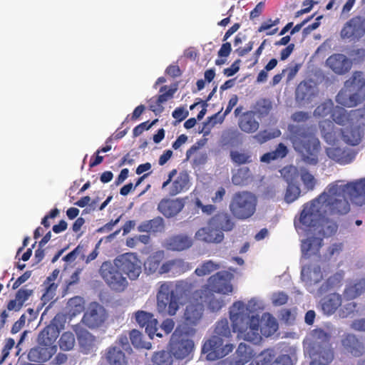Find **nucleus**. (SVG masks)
<instances>
[{
    "mask_svg": "<svg viewBox=\"0 0 365 365\" xmlns=\"http://www.w3.org/2000/svg\"><path fill=\"white\" fill-rule=\"evenodd\" d=\"M350 205L344 195L341 180L330 183L317 197L304 205L302 219L304 222H312L309 217L320 216H341L349 213Z\"/></svg>",
    "mask_w": 365,
    "mask_h": 365,
    "instance_id": "1",
    "label": "nucleus"
},
{
    "mask_svg": "<svg viewBox=\"0 0 365 365\" xmlns=\"http://www.w3.org/2000/svg\"><path fill=\"white\" fill-rule=\"evenodd\" d=\"M244 303L237 302L230 308V319L234 331L245 341L257 344L262 337L259 330V317L257 315H247L245 313Z\"/></svg>",
    "mask_w": 365,
    "mask_h": 365,
    "instance_id": "2",
    "label": "nucleus"
},
{
    "mask_svg": "<svg viewBox=\"0 0 365 365\" xmlns=\"http://www.w3.org/2000/svg\"><path fill=\"white\" fill-rule=\"evenodd\" d=\"M290 140L294 150L301 154L302 160L306 163L316 165L318 163L319 141L313 135L312 128H293L291 130Z\"/></svg>",
    "mask_w": 365,
    "mask_h": 365,
    "instance_id": "3",
    "label": "nucleus"
},
{
    "mask_svg": "<svg viewBox=\"0 0 365 365\" xmlns=\"http://www.w3.org/2000/svg\"><path fill=\"white\" fill-rule=\"evenodd\" d=\"M365 97V79L360 71L354 73L345 82L344 87L337 94L336 101L346 107L356 106Z\"/></svg>",
    "mask_w": 365,
    "mask_h": 365,
    "instance_id": "4",
    "label": "nucleus"
},
{
    "mask_svg": "<svg viewBox=\"0 0 365 365\" xmlns=\"http://www.w3.org/2000/svg\"><path fill=\"white\" fill-rule=\"evenodd\" d=\"M257 202V197L252 192H237L232 195L229 209L235 217L245 220L253 215L256 210Z\"/></svg>",
    "mask_w": 365,
    "mask_h": 365,
    "instance_id": "5",
    "label": "nucleus"
},
{
    "mask_svg": "<svg viewBox=\"0 0 365 365\" xmlns=\"http://www.w3.org/2000/svg\"><path fill=\"white\" fill-rule=\"evenodd\" d=\"M182 302L176 292L172 289V284L163 282L157 294V310L162 315H175Z\"/></svg>",
    "mask_w": 365,
    "mask_h": 365,
    "instance_id": "6",
    "label": "nucleus"
},
{
    "mask_svg": "<svg viewBox=\"0 0 365 365\" xmlns=\"http://www.w3.org/2000/svg\"><path fill=\"white\" fill-rule=\"evenodd\" d=\"M169 345L170 353L177 359L188 358L194 349L193 341L179 327L172 334Z\"/></svg>",
    "mask_w": 365,
    "mask_h": 365,
    "instance_id": "7",
    "label": "nucleus"
},
{
    "mask_svg": "<svg viewBox=\"0 0 365 365\" xmlns=\"http://www.w3.org/2000/svg\"><path fill=\"white\" fill-rule=\"evenodd\" d=\"M304 214V209L302 210L300 217L299 222L309 228V232L314 235H318L323 237H329L334 235L337 230L338 225L331 220L327 218V216H320L319 217H310L312 222H304L302 216Z\"/></svg>",
    "mask_w": 365,
    "mask_h": 365,
    "instance_id": "8",
    "label": "nucleus"
},
{
    "mask_svg": "<svg viewBox=\"0 0 365 365\" xmlns=\"http://www.w3.org/2000/svg\"><path fill=\"white\" fill-rule=\"evenodd\" d=\"M118 269L115 261L113 263L106 261L101 264L99 273L112 289L121 292L127 287L128 281Z\"/></svg>",
    "mask_w": 365,
    "mask_h": 365,
    "instance_id": "9",
    "label": "nucleus"
},
{
    "mask_svg": "<svg viewBox=\"0 0 365 365\" xmlns=\"http://www.w3.org/2000/svg\"><path fill=\"white\" fill-rule=\"evenodd\" d=\"M114 261L117 267L131 280L138 279L142 272V262L135 253L127 252L120 255Z\"/></svg>",
    "mask_w": 365,
    "mask_h": 365,
    "instance_id": "10",
    "label": "nucleus"
},
{
    "mask_svg": "<svg viewBox=\"0 0 365 365\" xmlns=\"http://www.w3.org/2000/svg\"><path fill=\"white\" fill-rule=\"evenodd\" d=\"M108 317L105 308L96 302H92L86 309L81 322L90 329H96L103 325Z\"/></svg>",
    "mask_w": 365,
    "mask_h": 365,
    "instance_id": "11",
    "label": "nucleus"
},
{
    "mask_svg": "<svg viewBox=\"0 0 365 365\" xmlns=\"http://www.w3.org/2000/svg\"><path fill=\"white\" fill-rule=\"evenodd\" d=\"M234 275L227 271H220L209 277L207 287L216 293L228 294L232 292L230 281Z\"/></svg>",
    "mask_w": 365,
    "mask_h": 365,
    "instance_id": "12",
    "label": "nucleus"
},
{
    "mask_svg": "<svg viewBox=\"0 0 365 365\" xmlns=\"http://www.w3.org/2000/svg\"><path fill=\"white\" fill-rule=\"evenodd\" d=\"M365 34V19L354 16L344 25L340 36L343 39L358 40Z\"/></svg>",
    "mask_w": 365,
    "mask_h": 365,
    "instance_id": "13",
    "label": "nucleus"
},
{
    "mask_svg": "<svg viewBox=\"0 0 365 365\" xmlns=\"http://www.w3.org/2000/svg\"><path fill=\"white\" fill-rule=\"evenodd\" d=\"M61 329H63L61 317H56L51 323L39 333L37 339L38 344L48 347H56L53 344L58 338Z\"/></svg>",
    "mask_w": 365,
    "mask_h": 365,
    "instance_id": "14",
    "label": "nucleus"
},
{
    "mask_svg": "<svg viewBox=\"0 0 365 365\" xmlns=\"http://www.w3.org/2000/svg\"><path fill=\"white\" fill-rule=\"evenodd\" d=\"M341 185L344 188V195L349 197L353 204L357 206L365 204V178L346 184L341 180Z\"/></svg>",
    "mask_w": 365,
    "mask_h": 365,
    "instance_id": "15",
    "label": "nucleus"
},
{
    "mask_svg": "<svg viewBox=\"0 0 365 365\" xmlns=\"http://www.w3.org/2000/svg\"><path fill=\"white\" fill-rule=\"evenodd\" d=\"M331 113L333 120L338 124H344L348 120L346 110L341 107L334 108V103L331 100H327L318 106L314 111V115L325 117Z\"/></svg>",
    "mask_w": 365,
    "mask_h": 365,
    "instance_id": "16",
    "label": "nucleus"
},
{
    "mask_svg": "<svg viewBox=\"0 0 365 365\" xmlns=\"http://www.w3.org/2000/svg\"><path fill=\"white\" fill-rule=\"evenodd\" d=\"M192 245V238L184 233L170 236L164 242V247L167 250L175 252H182L188 250Z\"/></svg>",
    "mask_w": 365,
    "mask_h": 365,
    "instance_id": "17",
    "label": "nucleus"
},
{
    "mask_svg": "<svg viewBox=\"0 0 365 365\" xmlns=\"http://www.w3.org/2000/svg\"><path fill=\"white\" fill-rule=\"evenodd\" d=\"M213 292L209 287H203L196 294L199 297L201 304H207L209 309L212 312H217L225 306V303L222 297L216 296Z\"/></svg>",
    "mask_w": 365,
    "mask_h": 365,
    "instance_id": "18",
    "label": "nucleus"
},
{
    "mask_svg": "<svg viewBox=\"0 0 365 365\" xmlns=\"http://www.w3.org/2000/svg\"><path fill=\"white\" fill-rule=\"evenodd\" d=\"M318 94V89L312 82H302L296 90V100L302 105L311 103Z\"/></svg>",
    "mask_w": 365,
    "mask_h": 365,
    "instance_id": "19",
    "label": "nucleus"
},
{
    "mask_svg": "<svg viewBox=\"0 0 365 365\" xmlns=\"http://www.w3.org/2000/svg\"><path fill=\"white\" fill-rule=\"evenodd\" d=\"M310 355L312 361L328 365L334 359L333 351L329 344H319L315 343L312 346Z\"/></svg>",
    "mask_w": 365,
    "mask_h": 365,
    "instance_id": "20",
    "label": "nucleus"
},
{
    "mask_svg": "<svg viewBox=\"0 0 365 365\" xmlns=\"http://www.w3.org/2000/svg\"><path fill=\"white\" fill-rule=\"evenodd\" d=\"M195 238L207 243H220L224 239V234L208 223L207 227H201L195 232Z\"/></svg>",
    "mask_w": 365,
    "mask_h": 365,
    "instance_id": "21",
    "label": "nucleus"
},
{
    "mask_svg": "<svg viewBox=\"0 0 365 365\" xmlns=\"http://www.w3.org/2000/svg\"><path fill=\"white\" fill-rule=\"evenodd\" d=\"M327 66L336 74H344L348 72L351 67V63L347 57L341 53L333 54L326 61Z\"/></svg>",
    "mask_w": 365,
    "mask_h": 365,
    "instance_id": "22",
    "label": "nucleus"
},
{
    "mask_svg": "<svg viewBox=\"0 0 365 365\" xmlns=\"http://www.w3.org/2000/svg\"><path fill=\"white\" fill-rule=\"evenodd\" d=\"M74 331L76 334L81 351L85 354L91 351L96 344V336L86 329L79 326H76Z\"/></svg>",
    "mask_w": 365,
    "mask_h": 365,
    "instance_id": "23",
    "label": "nucleus"
},
{
    "mask_svg": "<svg viewBox=\"0 0 365 365\" xmlns=\"http://www.w3.org/2000/svg\"><path fill=\"white\" fill-rule=\"evenodd\" d=\"M301 278L308 287L309 291L311 292H314V289H311V287L313 284L319 283L322 279L320 267L316 264L303 267L301 272Z\"/></svg>",
    "mask_w": 365,
    "mask_h": 365,
    "instance_id": "24",
    "label": "nucleus"
},
{
    "mask_svg": "<svg viewBox=\"0 0 365 365\" xmlns=\"http://www.w3.org/2000/svg\"><path fill=\"white\" fill-rule=\"evenodd\" d=\"M322 245L323 239L318 235L310 233V236L302 241L301 250L302 255L307 258L317 255Z\"/></svg>",
    "mask_w": 365,
    "mask_h": 365,
    "instance_id": "25",
    "label": "nucleus"
},
{
    "mask_svg": "<svg viewBox=\"0 0 365 365\" xmlns=\"http://www.w3.org/2000/svg\"><path fill=\"white\" fill-rule=\"evenodd\" d=\"M183 207V202L179 199H163L158 205V210L165 217L169 218L178 215Z\"/></svg>",
    "mask_w": 365,
    "mask_h": 365,
    "instance_id": "26",
    "label": "nucleus"
},
{
    "mask_svg": "<svg viewBox=\"0 0 365 365\" xmlns=\"http://www.w3.org/2000/svg\"><path fill=\"white\" fill-rule=\"evenodd\" d=\"M319 127L325 141L331 146L336 144L339 137L341 138V128L335 127L330 120L322 121Z\"/></svg>",
    "mask_w": 365,
    "mask_h": 365,
    "instance_id": "27",
    "label": "nucleus"
},
{
    "mask_svg": "<svg viewBox=\"0 0 365 365\" xmlns=\"http://www.w3.org/2000/svg\"><path fill=\"white\" fill-rule=\"evenodd\" d=\"M209 225L223 232L231 231L235 227V222L228 212H221L210 219Z\"/></svg>",
    "mask_w": 365,
    "mask_h": 365,
    "instance_id": "28",
    "label": "nucleus"
},
{
    "mask_svg": "<svg viewBox=\"0 0 365 365\" xmlns=\"http://www.w3.org/2000/svg\"><path fill=\"white\" fill-rule=\"evenodd\" d=\"M135 320L141 327H145V331L153 339V334L158 330V321L151 313L144 311H138L135 313Z\"/></svg>",
    "mask_w": 365,
    "mask_h": 365,
    "instance_id": "29",
    "label": "nucleus"
},
{
    "mask_svg": "<svg viewBox=\"0 0 365 365\" xmlns=\"http://www.w3.org/2000/svg\"><path fill=\"white\" fill-rule=\"evenodd\" d=\"M341 344L344 350L354 356H360L364 351L363 343L352 334L344 335L341 339Z\"/></svg>",
    "mask_w": 365,
    "mask_h": 365,
    "instance_id": "30",
    "label": "nucleus"
},
{
    "mask_svg": "<svg viewBox=\"0 0 365 365\" xmlns=\"http://www.w3.org/2000/svg\"><path fill=\"white\" fill-rule=\"evenodd\" d=\"M364 133L360 124H353L341 129V138L346 143L355 145L360 143Z\"/></svg>",
    "mask_w": 365,
    "mask_h": 365,
    "instance_id": "31",
    "label": "nucleus"
},
{
    "mask_svg": "<svg viewBox=\"0 0 365 365\" xmlns=\"http://www.w3.org/2000/svg\"><path fill=\"white\" fill-rule=\"evenodd\" d=\"M56 351V347L39 346L32 348L28 354V359L34 362H45L49 360Z\"/></svg>",
    "mask_w": 365,
    "mask_h": 365,
    "instance_id": "32",
    "label": "nucleus"
},
{
    "mask_svg": "<svg viewBox=\"0 0 365 365\" xmlns=\"http://www.w3.org/2000/svg\"><path fill=\"white\" fill-rule=\"evenodd\" d=\"M239 127L247 133H252L257 131L259 127V123L255 113L249 111L243 114L240 118Z\"/></svg>",
    "mask_w": 365,
    "mask_h": 365,
    "instance_id": "33",
    "label": "nucleus"
},
{
    "mask_svg": "<svg viewBox=\"0 0 365 365\" xmlns=\"http://www.w3.org/2000/svg\"><path fill=\"white\" fill-rule=\"evenodd\" d=\"M326 152L330 158L341 164L349 163L354 158V155L349 150L335 147L334 145L327 148Z\"/></svg>",
    "mask_w": 365,
    "mask_h": 365,
    "instance_id": "34",
    "label": "nucleus"
},
{
    "mask_svg": "<svg viewBox=\"0 0 365 365\" xmlns=\"http://www.w3.org/2000/svg\"><path fill=\"white\" fill-rule=\"evenodd\" d=\"M203 306L201 303L190 304L186 306L184 319L187 324H196L202 316Z\"/></svg>",
    "mask_w": 365,
    "mask_h": 365,
    "instance_id": "35",
    "label": "nucleus"
},
{
    "mask_svg": "<svg viewBox=\"0 0 365 365\" xmlns=\"http://www.w3.org/2000/svg\"><path fill=\"white\" fill-rule=\"evenodd\" d=\"M220 142L223 147H237L242 143V134L237 130H225L222 133Z\"/></svg>",
    "mask_w": 365,
    "mask_h": 365,
    "instance_id": "36",
    "label": "nucleus"
},
{
    "mask_svg": "<svg viewBox=\"0 0 365 365\" xmlns=\"http://www.w3.org/2000/svg\"><path fill=\"white\" fill-rule=\"evenodd\" d=\"M138 230L144 232H163L165 230V222L161 217H156L142 222Z\"/></svg>",
    "mask_w": 365,
    "mask_h": 365,
    "instance_id": "37",
    "label": "nucleus"
},
{
    "mask_svg": "<svg viewBox=\"0 0 365 365\" xmlns=\"http://www.w3.org/2000/svg\"><path fill=\"white\" fill-rule=\"evenodd\" d=\"M341 304V297L339 294L332 293L322 300V308L327 314H332Z\"/></svg>",
    "mask_w": 365,
    "mask_h": 365,
    "instance_id": "38",
    "label": "nucleus"
},
{
    "mask_svg": "<svg viewBox=\"0 0 365 365\" xmlns=\"http://www.w3.org/2000/svg\"><path fill=\"white\" fill-rule=\"evenodd\" d=\"M223 344V339L218 336H212L207 340L202 346V351L207 354V359L209 361H215L217 359H211V354H216L217 351H221Z\"/></svg>",
    "mask_w": 365,
    "mask_h": 365,
    "instance_id": "39",
    "label": "nucleus"
},
{
    "mask_svg": "<svg viewBox=\"0 0 365 365\" xmlns=\"http://www.w3.org/2000/svg\"><path fill=\"white\" fill-rule=\"evenodd\" d=\"M106 359L110 365H126L127 360L123 351L116 345L108 348Z\"/></svg>",
    "mask_w": 365,
    "mask_h": 365,
    "instance_id": "40",
    "label": "nucleus"
},
{
    "mask_svg": "<svg viewBox=\"0 0 365 365\" xmlns=\"http://www.w3.org/2000/svg\"><path fill=\"white\" fill-rule=\"evenodd\" d=\"M163 258V254L161 252H155L149 256L144 263L145 270L148 274H153L160 271V262Z\"/></svg>",
    "mask_w": 365,
    "mask_h": 365,
    "instance_id": "41",
    "label": "nucleus"
},
{
    "mask_svg": "<svg viewBox=\"0 0 365 365\" xmlns=\"http://www.w3.org/2000/svg\"><path fill=\"white\" fill-rule=\"evenodd\" d=\"M185 262L180 259H171L163 263L160 268L159 274H165L169 272L178 273L184 270Z\"/></svg>",
    "mask_w": 365,
    "mask_h": 365,
    "instance_id": "42",
    "label": "nucleus"
},
{
    "mask_svg": "<svg viewBox=\"0 0 365 365\" xmlns=\"http://www.w3.org/2000/svg\"><path fill=\"white\" fill-rule=\"evenodd\" d=\"M225 267L222 263H217L212 260H207L196 268L195 273L202 277L211 274L212 272Z\"/></svg>",
    "mask_w": 365,
    "mask_h": 365,
    "instance_id": "43",
    "label": "nucleus"
},
{
    "mask_svg": "<svg viewBox=\"0 0 365 365\" xmlns=\"http://www.w3.org/2000/svg\"><path fill=\"white\" fill-rule=\"evenodd\" d=\"M188 182V175L185 172L180 173L177 179L173 182L170 187V195L172 196L180 193L187 185Z\"/></svg>",
    "mask_w": 365,
    "mask_h": 365,
    "instance_id": "44",
    "label": "nucleus"
},
{
    "mask_svg": "<svg viewBox=\"0 0 365 365\" xmlns=\"http://www.w3.org/2000/svg\"><path fill=\"white\" fill-rule=\"evenodd\" d=\"M225 116L224 115H220V111L216 114L208 118L207 120L203 123V125L201 130H199L200 133H202L203 135H207L210 133V130L217 124L222 123Z\"/></svg>",
    "mask_w": 365,
    "mask_h": 365,
    "instance_id": "45",
    "label": "nucleus"
},
{
    "mask_svg": "<svg viewBox=\"0 0 365 365\" xmlns=\"http://www.w3.org/2000/svg\"><path fill=\"white\" fill-rule=\"evenodd\" d=\"M129 336L132 344L135 348H141L146 349H151V343L143 341L142 339V334L139 331L136 329H133L132 331H130Z\"/></svg>",
    "mask_w": 365,
    "mask_h": 365,
    "instance_id": "46",
    "label": "nucleus"
},
{
    "mask_svg": "<svg viewBox=\"0 0 365 365\" xmlns=\"http://www.w3.org/2000/svg\"><path fill=\"white\" fill-rule=\"evenodd\" d=\"M152 361L155 365H172L173 354L170 351H165L155 352L153 356Z\"/></svg>",
    "mask_w": 365,
    "mask_h": 365,
    "instance_id": "47",
    "label": "nucleus"
},
{
    "mask_svg": "<svg viewBox=\"0 0 365 365\" xmlns=\"http://www.w3.org/2000/svg\"><path fill=\"white\" fill-rule=\"evenodd\" d=\"M213 336H218L222 339L231 336V330L227 319H222L217 322Z\"/></svg>",
    "mask_w": 365,
    "mask_h": 365,
    "instance_id": "48",
    "label": "nucleus"
},
{
    "mask_svg": "<svg viewBox=\"0 0 365 365\" xmlns=\"http://www.w3.org/2000/svg\"><path fill=\"white\" fill-rule=\"evenodd\" d=\"M58 343L61 349L63 351H70L73 349L75 346V336L71 332H65L61 335Z\"/></svg>",
    "mask_w": 365,
    "mask_h": 365,
    "instance_id": "49",
    "label": "nucleus"
},
{
    "mask_svg": "<svg viewBox=\"0 0 365 365\" xmlns=\"http://www.w3.org/2000/svg\"><path fill=\"white\" fill-rule=\"evenodd\" d=\"M271 109V102L267 99H262L257 103L254 112L258 119H260L261 118L267 115Z\"/></svg>",
    "mask_w": 365,
    "mask_h": 365,
    "instance_id": "50",
    "label": "nucleus"
},
{
    "mask_svg": "<svg viewBox=\"0 0 365 365\" xmlns=\"http://www.w3.org/2000/svg\"><path fill=\"white\" fill-rule=\"evenodd\" d=\"M230 156L232 162L237 165L247 164L252 161V155L249 152L231 150Z\"/></svg>",
    "mask_w": 365,
    "mask_h": 365,
    "instance_id": "51",
    "label": "nucleus"
},
{
    "mask_svg": "<svg viewBox=\"0 0 365 365\" xmlns=\"http://www.w3.org/2000/svg\"><path fill=\"white\" fill-rule=\"evenodd\" d=\"M281 175L288 185L293 184L297 179L299 172L294 165L286 166L280 170Z\"/></svg>",
    "mask_w": 365,
    "mask_h": 365,
    "instance_id": "52",
    "label": "nucleus"
},
{
    "mask_svg": "<svg viewBox=\"0 0 365 365\" xmlns=\"http://www.w3.org/2000/svg\"><path fill=\"white\" fill-rule=\"evenodd\" d=\"M301 180L307 190H312L316 184V180L313 175L306 169L301 168L299 171Z\"/></svg>",
    "mask_w": 365,
    "mask_h": 365,
    "instance_id": "53",
    "label": "nucleus"
},
{
    "mask_svg": "<svg viewBox=\"0 0 365 365\" xmlns=\"http://www.w3.org/2000/svg\"><path fill=\"white\" fill-rule=\"evenodd\" d=\"M239 360L247 363L252 357L251 348L245 344L240 343L236 351Z\"/></svg>",
    "mask_w": 365,
    "mask_h": 365,
    "instance_id": "54",
    "label": "nucleus"
},
{
    "mask_svg": "<svg viewBox=\"0 0 365 365\" xmlns=\"http://www.w3.org/2000/svg\"><path fill=\"white\" fill-rule=\"evenodd\" d=\"M300 192L301 190L299 186L294 183L288 185L284 196L285 201L288 203L294 202L299 197Z\"/></svg>",
    "mask_w": 365,
    "mask_h": 365,
    "instance_id": "55",
    "label": "nucleus"
},
{
    "mask_svg": "<svg viewBox=\"0 0 365 365\" xmlns=\"http://www.w3.org/2000/svg\"><path fill=\"white\" fill-rule=\"evenodd\" d=\"M330 334L322 329H315L312 332V337L314 339V342L312 346L314 345L315 343H319V344H329L328 341L330 339Z\"/></svg>",
    "mask_w": 365,
    "mask_h": 365,
    "instance_id": "56",
    "label": "nucleus"
},
{
    "mask_svg": "<svg viewBox=\"0 0 365 365\" xmlns=\"http://www.w3.org/2000/svg\"><path fill=\"white\" fill-rule=\"evenodd\" d=\"M245 307V314L247 315H257L255 312L262 309V303L255 299H252L248 302V303L246 304V306L244 304Z\"/></svg>",
    "mask_w": 365,
    "mask_h": 365,
    "instance_id": "57",
    "label": "nucleus"
},
{
    "mask_svg": "<svg viewBox=\"0 0 365 365\" xmlns=\"http://www.w3.org/2000/svg\"><path fill=\"white\" fill-rule=\"evenodd\" d=\"M296 361L294 354H282L277 357L270 365H293Z\"/></svg>",
    "mask_w": 365,
    "mask_h": 365,
    "instance_id": "58",
    "label": "nucleus"
},
{
    "mask_svg": "<svg viewBox=\"0 0 365 365\" xmlns=\"http://www.w3.org/2000/svg\"><path fill=\"white\" fill-rule=\"evenodd\" d=\"M341 244H333L327 248V252L322 257L323 260H329L339 255L341 251Z\"/></svg>",
    "mask_w": 365,
    "mask_h": 365,
    "instance_id": "59",
    "label": "nucleus"
},
{
    "mask_svg": "<svg viewBox=\"0 0 365 365\" xmlns=\"http://www.w3.org/2000/svg\"><path fill=\"white\" fill-rule=\"evenodd\" d=\"M279 135V130H277L272 133L267 130H264L257 134L255 136V138L257 139L258 142H259L260 143H263L268 140L278 137Z\"/></svg>",
    "mask_w": 365,
    "mask_h": 365,
    "instance_id": "60",
    "label": "nucleus"
},
{
    "mask_svg": "<svg viewBox=\"0 0 365 365\" xmlns=\"http://www.w3.org/2000/svg\"><path fill=\"white\" fill-rule=\"evenodd\" d=\"M114 345L119 346L122 351L129 354L132 351V348L130 347L128 338L126 335H120Z\"/></svg>",
    "mask_w": 365,
    "mask_h": 365,
    "instance_id": "61",
    "label": "nucleus"
},
{
    "mask_svg": "<svg viewBox=\"0 0 365 365\" xmlns=\"http://www.w3.org/2000/svg\"><path fill=\"white\" fill-rule=\"evenodd\" d=\"M79 255H81V258H84L83 247L81 245H78L72 252L66 255L63 257V260L66 262H73Z\"/></svg>",
    "mask_w": 365,
    "mask_h": 365,
    "instance_id": "62",
    "label": "nucleus"
},
{
    "mask_svg": "<svg viewBox=\"0 0 365 365\" xmlns=\"http://www.w3.org/2000/svg\"><path fill=\"white\" fill-rule=\"evenodd\" d=\"M273 359L272 351L267 350L262 352L257 357V365H270Z\"/></svg>",
    "mask_w": 365,
    "mask_h": 365,
    "instance_id": "63",
    "label": "nucleus"
},
{
    "mask_svg": "<svg viewBox=\"0 0 365 365\" xmlns=\"http://www.w3.org/2000/svg\"><path fill=\"white\" fill-rule=\"evenodd\" d=\"M350 56L356 62H361L365 58V48H355L350 51Z\"/></svg>",
    "mask_w": 365,
    "mask_h": 365,
    "instance_id": "64",
    "label": "nucleus"
}]
</instances>
